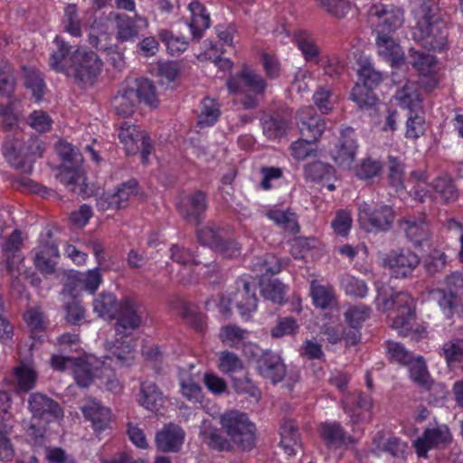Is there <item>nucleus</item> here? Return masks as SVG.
<instances>
[{"label":"nucleus","mask_w":463,"mask_h":463,"mask_svg":"<svg viewBox=\"0 0 463 463\" xmlns=\"http://www.w3.org/2000/svg\"><path fill=\"white\" fill-rule=\"evenodd\" d=\"M227 87L230 92H249L240 102L245 109H256L260 106L259 97L267 89V82L260 74L245 68L227 80Z\"/></svg>","instance_id":"obj_1"},{"label":"nucleus","mask_w":463,"mask_h":463,"mask_svg":"<svg viewBox=\"0 0 463 463\" xmlns=\"http://www.w3.org/2000/svg\"><path fill=\"white\" fill-rule=\"evenodd\" d=\"M413 300L407 292L399 291L383 300V308L389 311L392 327L402 336H407L412 330L415 314Z\"/></svg>","instance_id":"obj_2"},{"label":"nucleus","mask_w":463,"mask_h":463,"mask_svg":"<svg viewBox=\"0 0 463 463\" xmlns=\"http://www.w3.org/2000/svg\"><path fill=\"white\" fill-rule=\"evenodd\" d=\"M221 424L231 440L243 450L255 446L256 428L245 413L232 411L221 417Z\"/></svg>","instance_id":"obj_3"},{"label":"nucleus","mask_w":463,"mask_h":463,"mask_svg":"<svg viewBox=\"0 0 463 463\" xmlns=\"http://www.w3.org/2000/svg\"><path fill=\"white\" fill-rule=\"evenodd\" d=\"M145 312L141 304L132 298H124L119 301L114 329L117 343L129 337L144 323Z\"/></svg>","instance_id":"obj_4"},{"label":"nucleus","mask_w":463,"mask_h":463,"mask_svg":"<svg viewBox=\"0 0 463 463\" xmlns=\"http://www.w3.org/2000/svg\"><path fill=\"white\" fill-rule=\"evenodd\" d=\"M448 27L442 21H436V23L426 20L418 21L414 31L415 40L423 48L434 52H442L448 48Z\"/></svg>","instance_id":"obj_5"},{"label":"nucleus","mask_w":463,"mask_h":463,"mask_svg":"<svg viewBox=\"0 0 463 463\" xmlns=\"http://www.w3.org/2000/svg\"><path fill=\"white\" fill-rule=\"evenodd\" d=\"M118 138L124 145L128 155L141 153L142 162L146 164L154 146L150 137L135 125L124 121L119 127Z\"/></svg>","instance_id":"obj_6"},{"label":"nucleus","mask_w":463,"mask_h":463,"mask_svg":"<svg viewBox=\"0 0 463 463\" xmlns=\"http://www.w3.org/2000/svg\"><path fill=\"white\" fill-rule=\"evenodd\" d=\"M102 61L94 52H84L80 49L74 51L73 65L67 76L74 78L82 84H92L99 74Z\"/></svg>","instance_id":"obj_7"},{"label":"nucleus","mask_w":463,"mask_h":463,"mask_svg":"<svg viewBox=\"0 0 463 463\" xmlns=\"http://www.w3.org/2000/svg\"><path fill=\"white\" fill-rule=\"evenodd\" d=\"M395 213L392 206L382 204L372 208L367 204L359 208V222L368 232H388Z\"/></svg>","instance_id":"obj_8"},{"label":"nucleus","mask_w":463,"mask_h":463,"mask_svg":"<svg viewBox=\"0 0 463 463\" xmlns=\"http://www.w3.org/2000/svg\"><path fill=\"white\" fill-rule=\"evenodd\" d=\"M28 409L33 415V420L49 423L63 417V410L61 405L41 392H33L29 396Z\"/></svg>","instance_id":"obj_9"},{"label":"nucleus","mask_w":463,"mask_h":463,"mask_svg":"<svg viewBox=\"0 0 463 463\" xmlns=\"http://www.w3.org/2000/svg\"><path fill=\"white\" fill-rule=\"evenodd\" d=\"M383 261L393 277L405 279L419 266L420 257L409 249H401L390 251Z\"/></svg>","instance_id":"obj_10"},{"label":"nucleus","mask_w":463,"mask_h":463,"mask_svg":"<svg viewBox=\"0 0 463 463\" xmlns=\"http://www.w3.org/2000/svg\"><path fill=\"white\" fill-rule=\"evenodd\" d=\"M409 58L411 66L419 72L421 85L429 90H433L439 83L436 58L413 48L409 50Z\"/></svg>","instance_id":"obj_11"},{"label":"nucleus","mask_w":463,"mask_h":463,"mask_svg":"<svg viewBox=\"0 0 463 463\" xmlns=\"http://www.w3.org/2000/svg\"><path fill=\"white\" fill-rule=\"evenodd\" d=\"M398 229L415 247L421 246L430 240V228L424 214L405 215L398 220Z\"/></svg>","instance_id":"obj_12"},{"label":"nucleus","mask_w":463,"mask_h":463,"mask_svg":"<svg viewBox=\"0 0 463 463\" xmlns=\"http://www.w3.org/2000/svg\"><path fill=\"white\" fill-rule=\"evenodd\" d=\"M256 363L258 373L273 384L282 382L287 374V366L283 359L270 350L262 351Z\"/></svg>","instance_id":"obj_13"},{"label":"nucleus","mask_w":463,"mask_h":463,"mask_svg":"<svg viewBox=\"0 0 463 463\" xmlns=\"http://www.w3.org/2000/svg\"><path fill=\"white\" fill-rule=\"evenodd\" d=\"M357 147L354 130L348 127L341 131L338 142L331 149L330 155L339 166L350 168L355 159Z\"/></svg>","instance_id":"obj_14"},{"label":"nucleus","mask_w":463,"mask_h":463,"mask_svg":"<svg viewBox=\"0 0 463 463\" xmlns=\"http://www.w3.org/2000/svg\"><path fill=\"white\" fill-rule=\"evenodd\" d=\"M183 219L192 224L199 225L204 219L207 209V197L203 191H196L185 196L177 206Z\"/></svg>","instance_id":"obj_15"},{"label":"nucleus","mask_w":463,"mask_h":463,"mask_svg":"<svg viewBox=\"0 0 463 463\" xmlns=\"http://www.w3.org/2000/svg\"><path fill=\"white\" fill-rule=\"evenodd\" d=\"M138 193L137 182L134 179L121 184L114 194H103L97 200L98 207L106 211L109 209H122L128 206L129 200Z\"/></svg>","instance_id":"obj_16"},{"label":"nucleus","mask_w":463,"mask_h":463,"mask_svg":"<svg viewBox=\"0 0 463 463\" xmlns=\"http://www.w3.org/2000/svg\"><path fill=\"white\" fill-rule=\"evenodd\" d=\"M292 125V111L284 108L271 115L263 117L261 126L263 134L269 139H280L288 134Z\"/></svg>","instance_id":"obj_17"},{"label":"nucleus","mask_w":463,"mask_h":463,"mask_svg":"<svg viewBox=\"0 0 463 463\" xmlns=\"http://www.w3.org/2000/svg\"><path fill=\"white\" fill-rule=\"evenodd\" d=\"M298 128L303 137L317 142L326 129V123L311 106L301 108L298 111Z\"/></svg>","instance_id":"obj_18"},{"label":"nucleus","mask_w":463,"mask_h":463,"mask_svg":"<svg viewBox=\"0 0 463 463\" xmlns=\"http://www.w3.org/2000/svg\"><path fill=\"white\" fill-rule=\"evenodd\" d=\"M372 17L382 20V32H394L399 29L404 22V10L395 5L376 4L369 9Z\"/></svg>","instance_id":"obj_19"},{"label":"nucleus","mask_w":463,"mask_h":463,"mask_svg":"<svg viewBox=\"0 0 463 463\" xmlns=\"http://www.w3.org/2000/svg\"><path fill=\"white\" fill-rule=\"evenodd\" d=\"M450 441V433L447 426L428 428L421 437L414 441L416 451L420 457H426L430 449L445 445Z\"/></svg>","instance_id":"obj_20"},{"label":"nucleus","mask_w":463,"mask_h":463,"mask_svg":"<svg viewBox=\"0 0 463 463\" xmlns=\"http://www.w3.org/2000/svg\"><path fill=\"white\" fill-rule=\"evenodd\" d=\"M53 43L55 48L51 53L49 66L53 71L67 75L70 68L73 65L74 52H71V45L60 36L55 37Z\"/></svg>","instance_id":"obj_21"},{"label":"nucleus","mask_w":463,"mask_h":463,"mask_svg":"<svg viewBox=\"0 0 463 463\" xmlns=\"http://www.w3.org/2000/svg\"><path fill=\"white\" fill-rule=\"evenodd\" d=\"M375 44L378 54L391 62L392 67L405 64L404 52L392 36L383 32H378Z\"/></svg>","instance_id":"obj_22"},{"label":"nucleus","mask_w":463,"mask_h":463,"mask_svg":"<svg viewBox=\"0 0 463 463\" xmlns=\"http://www.w3.org/2000/svg\"><path fill=\"white\" fill-rule=\"evenodd\" d=\"M410 371L411 379L418 385L425 388L427 391L438 392L439 397L444 396V386L436 383L430 377L425 361L421 356H417L407 365Z\"/></svg>","instance_id":"obj_23"},{"label":"nucleus","mask_w":463,"mask_h":463,"mask_svg":"<svg viewBox=\"0 0 463 463\" xmlns=\"http://www.w3.org/2000/svg\"><path fill=\"white\" fill-rule=\"evenodd\" d=\"M184 440V430L175 424L165 425L156 435V445L163 452H177Z\"/></svg>","instance_id":"obj_24"},{"label":"nucleus","mask_w":463,"mask_h":463,"mask_svg":"<svg viewBox=\"0 0 463 463\" xmlns=\"http://www.w3.org/2000/svg\"><path fill=\"white\" fill-rule=\"evenodd\" d=\"M116 23V38L118 42L124 43L134 41L139 34L138 23H142L146 26V20L139 15L131 18L126 14H117Z\"/></svg>","instance_id":"obj_25"},{"label":"nucleus","mask_w":463,"mask_h":463,"mask_svg":"<svg viewBox=\"0 0 463 463\" xmlns=\"http://www.w3.org/2000/svg\"><path fill=\"white\" fill-rule=\"evenodd\" d=\"M82 413L84 417L91 421L95 431H102L108 428L110 419V410L102 406L96 400H90L82 406Z\"/></svg>","instance_id":"obj_26"},{"label":"nucleus","mask_w":463,"mask_h":463,"mask_svg":"<svg viewBox=\"0 0 463 463\" xmlns=\"http://www.w3.org/2000/svg\"><path fill=\"white\" fill-rule=\"evenodd\" d=\"M137 93L134 92L129 81L123 85L112 99L116 113L122 117L131 116L137 105Z\"/></svg>","instance_id":"obj_27"},{"label":"nucleus","mask_w":463,"mask_h":463,"mask_svg":"<svg viewBox=\"0 0 463 463\" xmlns=\"http://www.w3.org/2000/svg\"><path fill=\"white\" fill-rule=\"evenodd\" d=\"M138 402L146 410L156 412L163 407L165 397L154 382L146 380L141 383Z\"/></svg>","instance_id":"obj_28"},{"label":"nucleus","mask_w":463,"mask_h":463,"mask_svg":"<svg viewBox=\"0 0 463 463\" xmlns=\"http://www.w3.org/2000/svg\"><path fill=\"white\" fill-rule=\"evenodd\" d=\"M242 281V288L238 289L233 295L231 302H234L241 316L248 315L257 308V298L255 286L246 281Z\"/></svg>","instance_id":"obj_29"},{"label":"nucleus","mask_w":463,"mask_h":463,"mask_svg":"<svg viewBox=\"0 0 463 463\" xmlns=\"http://www.w3.org/2000/svg\"><path fill=\"white\" fill-rule=\"evenodd\" d=\"M59 256L58 247L54 242L41 244L33 258L36 269L45 275L52 274L55 271V263L52 258Z\"/></svg>","instance_id":"obj_30"},{"label":"nucleus","mask_w":463,"mask_h":463,"mask_svg":"<svg viewBox=\"0 0 463 463\" xmlns=\"http://www.w3.org/2000/svg\"><path fill=\"white\" fill-rule=\"evenodd\" d=\"M4 147L10 151L11 154L33 157L30 161L36 157H41L44 151L43 142L37 137L29 138L24 145H22L18 139L14 141L6 140Z\"/></svg>","instance_id":"obj_31"},{"label":"nucleus","mask_w":463,"mask_h":463,"mask_svg":"<svg viewBox=\"0 0 463 463\" xmlns=\"http://www.w3.org/2000/svg\"><path fill=\"white\" fill-rule=\"evenodd\" d=\"M188 9L191 13V21L188 24L191 33L194 40H200L203 31L210 27V15L205 7L197 1L190 3Z\"/></svg>","instance_id":"obj_32"},{"label":"nucleus","mask_w":463,"mask_h":463,"mask_svg":"<svg viewBox=\"0 0 463 463\" xmlns=\"http://www.w3.org/2000/svg\"><path fill=\"white\" fill-rule=\"evenodd\" d=\"M395 98L399 105L406 109L408 112L422 109L420 94L415 82L407 81L402 89L396 91Z\"/></svg>","instance_id":"obj_33"},{"label":"nucleus","mask_w":463,"mask_h":463,"mask_svg":"<svg viewBox=\"0 0 463 463\" xmlns=\"http://www.w3.org/2000/svg\"><path fill=\"white\" fill-rule=\"evenodd\" d=\"M320 435L327 447H340L351 443L352 439L338 422H326L319 427Z\"/></svg>","instance_id":"obj_34"},{"label":"nucleus","mask_w":463,"mask_h":463,"mask_svg":"<svg viewBox=\"0 0 463 463\" xmlns=\"http://www.w3.org/2000/svg\"><path fill=\"white\" fill-rule=\"evenodd\" d=\"M134 92L137 93L138 102H144L150 108H156L159 100L157 98L156 86L147 79H135L129 81Z\"/></svg>","instance_id":"obj_35"},{"label":"nucleus","mask_w":463,"mask_h":463,"mask_svg":"<svg viewBox=\"0 0 463 463\" xmlns=\"http://www.w3.org/2000/svg\"><path fill=\"white\" fill-rule=\"evenodd\" d=\"M310 295L313 304L321 309L333 308L336 305L335 291L330 286H324L312 280Z\"/></svg>","instance_id":"obj_36"},{"label":"nucleus","mask_w":463,"mask_h":463,"mask_svg":"<svg viewBox=\"0 0 463 463\" xmlns=\"http://www.w3.org/2000/svg\"><path fill=\"white\" fill-rule=\"evenodd\" d=\"M93 309L99 317L114 319L119 309V301L112 293H101L93 300Z\"/></svg>","instance_id":"obj_37"},{"label":"nucleus","mask_w":463,"mask_h":463,"mask_svg":"<svg viewBox=\"0 0 463 463\" xmlns=\"http://www.w3.org/2000/svg\"><path fill=\"white\" fill-rule=\"evenodd\" d=\"M203 442L216 451H229L232 449L231 442L222 436L221 431L211 425H203L200 431Z\"/></svg>","instance_id":"obj_38"},{"label":"nucleus","mask_w":463,"mask_h":463,"mask_svg":"<svg viewBox=\"0 0 463 463\" xmlns=\"http://www.w3.org/2000/svg\"><path fill=\"white\" fill-rule=\"evenodd\" d=\"M22 70V77L24 86L32 91L35 99L40 101L43 96L45 89L43 74L34 67L24 66Z\"/></svg>","instance_id":"obj_39"},{"label":"nucleus","mask_w":463,"mask_h":463,"mask_svg":"<svg viewBox=\"0 0 463 463\" xmlns=\"http://www.w3.org/2000/svg\"><path fill=\"white\" fill-rule=\"evenodd\" d=\"M431 187L439 198L447 203H453L458 198V191L451 179L448 175L436 177L432 183Z\"/></svg>","instance_id":"obj_40"},{"label":"nucleus","mask_w":463,"mask_h":463,"mask_svg":"<svg viewBox=\"0 0 463 463\" xmlns=\"http://www.w3.org/2000/svg\"><path fill=\"white\" fill-rule=\"evenodd\" d=\"M251 269L256 272L257 276H272L280 272L282 263L275 255L266 254L263 257L255 258Z\"/></svg>","instance_id":"obj_41"},{"label":"nucleus","mask_w":463,"mask_h":463,"mask_svg":"<svg viewBox=\"0 0 463 463\" xmlns=\"http://www.w3.org/2000/svg\"><path fill=\"white\" fill-rule=\"evenodd\" d=\"M387 169V179L390 185L397 190L403 187L405 175V165L401 157L388 156L385 163Z\"/></svg>","instance_id":"obj_42"},{"label":"nucleus","mask_w":463,"mask_h":463,"mask_svg":"<svg viewBox=\"0 0 463 463\" xmlns=\"http://www.w3.org/2000/svg\"><path fill=\"white\" fill-rule=\"evenodd\" d=\"M57 178L71 193H80L82 191L80 185L84 182V175L80 165H74L72 167H64L61 170Z\"/></svg>","instance_id":"obj_43"},{"label":"nucleus","mask_w":463,"mask_h":463,"mask_svg":"<svg viewBox=\"0 0 463 463\" xmlns=\"http://www.w3.org/2000/svg\"><path fill=\"white\" fill-rule=\"evenodd\" d=\"M198 241L212 249L221 245V241L224 238V231L213 222H209L203 228L196 230Z\"/></svg>","instance_id":"obj_44"},{"label":"nucleus","mask_w":463,"mask_h":463,"mask_svg":"<svg viewBox=\"0 0 463 463\" xmlns=\"http://www.w3.org/2000/svg\"><path fill=\"white\" fill-rule=\"evenodd\" d=\"M267 216L272 220L277 225L291 234L299 232L297 216L290 211L270 210Z\"/></svg>","instance_id":"obj_45"},{"label":"nucleus","mask_w":463,"mask_h":463,"mask_svg":"<svg viewBox=\"0 0 463 463\" xmlns=\"http://www.w3.org/2000/svg\"><path fill=\"white\" fill-rule=\"evenodd\" d=\"M181 393L189 402H201L203 397L202 387L188 373H182L179 378Z\"/></svg>","instance_id":"obj_46"},{"label":"nucleus","mask_w":463,"mask_h":463,"mask_svg":"<svg viewBox=\"0 0 463 463\" xmlns=\"http://www.w3.org/2000/svg\"><path fill=\"white\" fill-rule=\"evenodd\" d=\"M220 116V109L213 99L206 97L202 101L201 111L198 116V125L201 128L213 125Z\"/></svg>","instance_id":"obj_47"},{"label":"nucleus","mask_w":463,"mask_h":463,"mask_svg":"<svg viewBox=\"0 0 463 463\" xmlns=\"http://www.w3.org/2000/svg\"><path fill=\"white\" fill-rule=\"evenodd\" d=\"M351 99L362 109H372L378 100L373 89L361 85L360 83H356L353 88Z\"/></svg>","instance_id":"obj_48"},{"label":"nucleus","mask_w":463,"mask_h":463,"mask_svg":"<svg viewBox=\"0 0 463 463\" xmlns=\"http://www.w3.org/2000/svg\"><path fill=\"white\" fill-rule=\"evenodd\" d=\"M177 303L178 314L193 326L202 330L203 329V316L198 314L197 307L184 299L175 298Z\"/></svg>","instance_id":"obj_49"},{"label":"nucleus","mask_w":463,"mask_h":463,"mask_svg":"<svg viewBox=\"0 0 463 463\" xmlns=\"http://www.w3.org/2000/svg\"><path fill=\"white\" fill-rule=\"evenodd\" d=\"M14 375L17 381V391L27 392L34 388L37 373L28 365L22 364L16 367Z\"/></svg>","instance_id":"obj_50"},{"label":"nucleus","mask_w":463,"mask_h":463,"mask_svg":"<svg viewBox=\"0 0 463 463\" xmlns=\"http://www.w3.org/2000/svg\"><path fill=\"white\" fill-rule=\"evenodd\" d=\"M359 80L361 85H364L370 89L378 86L383 80V75L381 71L374 69L370 62H364L360 64L358 69Z\"/></svg>","instance_id":"obj_51"},{"label":"nucleus","mask_w":463,"mask_h":463,"mask_svg":"<svg viewBox=\"0 0 463 463\" xmlns=\"http://www.w3.org/2000/svg\"><path fill=\"white\" fill-rule=\"evenodd\" d=\"M406 133L408 138H418L424 133V118L422 116V109L416 111H409L407 113Z\"/></svg>","instance_id":"obj_52"},{"label":"nucleus","mask_w":463,"mask_h":463,"mask_svg":"<svg viewBox=\"0 0 463 463\" xmlns=\"http://www.w3.org/2000/svg\"><path fill=\"white\" fill-rule=\"evenodd\" d=\"M383 170V165L379 160L366 157L356 166L355 174L359 179L369 180L379 176Z\"/></svg>","instance_id":"obj_53"},{"label":"nucleus","mask_w":463,"mask_h":463,"mask_svg":"<svg viewBox=\"0 0 463 463\" xmlns=\"http://www.w3.org/2000/svg\"><path fill=\"white\" fill-rule=\"evenodd\" d=\"M72 370L74 379L80 387H88L96 376L91 365L82 360L76 359Z\"/></svg>","instance_id":"obj_54"},{"label":"nucleus","mask_w":463,"mask_h":463,"mask_svg":"<svg viewBox=\"0 0 463 463\" xmlns=\"http://www.w3.org/2000/svg\"><path fill=\"white\" fill-rule=\"evenodd\" d=\"M158 35L172 55L179 54L187 48L188 42L184 36H175L172 32L167 30L160 31Z\"/></svg>","instance_id":"obj_55"},{"label":"nucleus","mask_w":463,"mask_h":463,"mask_svg":"<svg viewBox=\"0 0 463 463\" xmlns=\"http://www.w3.org/2000/svg\"><path fill=\"white\" fill-rule=\"evenodd\" d=\"M63 26L64 30L71 36H81V24L78 18V12L75 5H69L65 7Z\"/></svg>","instance_id":"obj_56"},{"label":"nucleus","mask_w":463,"mask_h":463,"mask_svg":"<svg viewBox=\"0 0 463 463\" xmlns=\"http://www.w3.org/2000/svg\"><path fill=\"white\" fill-rule=\"evenodd\" d=\"M261 293L264 298L281 305L285 301L286 286L277 279L269 280L263 285Z\"/></svg>","instance_id":"obj_57"},{"label":"nucleus","mask_w":463,"mask_h":463,"mask_svg":"<svg viewBox=\"0 0 463 463\" xmlns=\"http://www.w3.org/2000/svg\"><path fill=\"white\" fill-rule=\"evenodd\" d=\"M24 320L31 333L33 335L43 332L47 325L43 312L36 307L29 308L26 311L24 314Z\"/></svg>","instance_id":"obj_58"},{"label":"nucleus","mask_w":463,"mask_h":463,"mask_svg":"<svg viewBox=\"0 0 463 463\" xmlns=\"http://www.w3.org/2000/svg\"><path fill=\"white\" fill-rule=\"evenodd\" d=\"M319 5L327 14L337 18H344L350 9L349 0H318Z\"/></svg>","instance_id":"obj_59"},{"label":"nucleus","mask_w":463,"mask_h":463,"mask_svg":"<svg viewBox=\"0 0 463 463\" xmlns=\"http://www.w3.org/2000/svg\"><path fill=\"white\" fill-rule=\"evenodd\" d=\"M341 286L347 295L355 298H364L367 295L368 288L364 280L353 276H345L341 280Z\"/></svg>","instance_id":"obj_60"},{"label":"nucleus","mask_w":463,"mask_h":463,"mask_svg":"<svg viewBox=\"0 0 463 463\" xmlns=\"http://www.w3.org/2000/svg\"><path fill=\"white\" fill-rule=\"evenodd\" d=\"M219 368L222 373L232 374L243 368V362L234 353L224 351L220 354Z\"/></svg>","instance_id":"obj_61"},{"label":"nucleus","mask_w":463,"mask_h":463,"mask_svg":"<svg viewBox=\"0 0 463 463\" xmlns=\"http://www.w3.org/2000/svg\"><path fill=\"white\" fill-rule=\"evenodd\" d=\"M15 88L14 70L9 64L0 66V95L10 98Z\"/></svg>","instance_id":"obj_62"},{"label":"nucleus","mask_w":463,"mask_h":463,"mask_svg":"<svg viewBox=\"0 0 463 463\" xmlns=\"http://www.w3.org/2000/svg\"><path fill=\"white\" fill-rule=\"evenodd\" d=\"M306 176L313 181H320L334 174V168L329 164L315 161L305 166Z\"/></svg>","instance_id":"obj_63"},{"label":"nucleus","mask_w":463,"mask_h":463,"mask_svg":"<svg viewBox=\"0 0 463 463\" xmlns=\"http://www.w3.org/2000/svg\"><path fill=\"white\" fill-rule=\"evenodd\" d=\"M369 312L364 305L350 307L345 313V321L353 329H357L368 318Z\"/></svg>","instance_id":"obj_64"}]
</instances>
